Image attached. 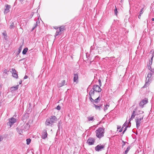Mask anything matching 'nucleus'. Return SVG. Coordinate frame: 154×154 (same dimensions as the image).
Segmentation results:
<instances>
[{
	"instance_id": "f257e3e1",
	"label": "nucleus",
	"mask_w": 154,
	"mask_h": 154,
	"mask_svg": "<svg viewBox=\"0 0 154 154\" xmlns=\"http://www.w3.org/2000/svg\"><path fill=\"white\" fill-rule=\"evenodd\" d=\"M57 118L54 116H51L47 119L45 122L46 126L52 127L53 124L57 121Z\"/></svg>"
},
{
	"instance_id": "f03ea898",
	"label": "nucleus",
	"mask_w": 154,
	"mask_h": 154,
	"mask_svg": "<svg viewBox=\"0 0 154 154\" xmlns=\"http://www.w3.org/2000/svg\"><path fill=\"white\" fill-rule=\"evenodd\" d=\"M104 130L101 128H99L96 131V136L98 138H100L104 136Z\"/></svg>"
},
{
	"instance_id": "7ed1b4c3",
	"label": "nucleus",
	"mask_w": 154,
	"mask_h": 154,
	"mask_svg": "<svg viewBox=\"0 0 154 154\" xmlns=\"http://www.w3.org/2000/svg\"><path fill=\"white\" fill-rule=\"evenodd\" d=\"M144 116H143L140 118L137 117L135 118L136 123V127L137 129H138L140 125V124L142 122V120H143Z\"/></svg>"
},
{
	"instance_id": "20e7f679",
	"label": "nucleus",
	"mask_w": 154,
	"mask_h": 154,
	"mask_svg": "<svg viewBox=\"0 0 154 154\" xmlns=\"http://www.w3.org/2000/svg\"><path fill=\"white\" fill-rule=\"evenodd\" d=\"M152 73L151 72L148 73L147 76L146 78V81L147 82H146V83L143 86V88L146 87L147 86H148L149 85V82H150L151 81V79H150L151 77H152Z\"/></svg>"
},
{
	"instance_id": "39448f33",
	"label": "nucleus",
	"mask_w": 154,
	"mask_h": 154,
	"mask_svg": "<svg viewBox=\"0 0 154 154\" xmlns=\"http://www.w3.org/2000/svg\"><path fill=\"white\" fill-rule=\"evenodd\" d=\"M138 108L137 107L136 108L134 109L133 110L132 113V114L131 117L129 119V124H131L130 121L131 120H132L135 117L136 115H138V113L137 112Z\"/></svg>"
},
{
	"instance_id": "423d86ee",
	"label": "nucleus",
	"mask_w": 154,
	"mask_h": 154,
	"mask_svg": "<svg viewBox=\"0 0 154 154\" xmlns=\"http://www.w3.org/2000/svg\"><path fill=\"white\" fill-rule=\"evenodd\" d=\"M9 122L7 123V125L9 126V128H11L12 125L16 122V120L15 118L13 117L8 119Z\"/></svg>"
},
{
	"instance_id": "0eeeda50",
	"label": "nucleus",
	"mask_w": 154,
	"mask_h": 154,
	"mask_svg": "<svg viewBox=\"0 0 154 154\" xmlns=\"http://www.w3.org/2000/svg\"><path fill=\"white\" fill-rule=\"evenodd\" d=\"M104 148V146L100 144L97 145L95 147V149L96 151H99L102 150Z\"/></svg>"
},
{
	"instance_id": "6e6552de",
	"label": "nucleus",
	"mask_w": 154,
	"mask_h": 154,
	"mask_svg": "<svg viewBox=\"0 0 154 154\" xmlns=\"http://www.w3.org/2000/svg\"><path fill=\"white\" fill-rule=\"evenodd\" d=\"M102 106L103 105L101 104H100L98 105H97L94 103L93 106L95 107L96 110L100 111L101 109Z\"/></svg>"
},
{
	"instance_id": "1a4fd4ad",
	"label": "nucleus",
	"mask_w": 154,
	"mask_h": 154,
	"mask_svg": "<svg viewBox=\"0 0 154 154\" xmlns=\"http://www.w3.org/2000/svg\"><path fill=\"white\" fill-rule=\"evenodd\" d=\"M148 102V100L145 98L143 100L139 103V105L141 107L143 108V106L147 103Z\"/></svg>"
},
{
	"instance_id": "9d476101",
	"label": "nucleus",
	"mask_w": 154,
	"mask_h": 154,
	"mask_svg": "<svg viewBox=\"0 0 154 154\" xmlns=\"http://www.w3.org/2000/svg\"><path fill=\"white\" fill-rule=\"evenodd\" d=\"M93 89L94 91L99 92H100L101 91V89L100 87L97 85L94 86Z\"/></svg>"
},
{
	"instance_id": "9b49d317",
	"label": "nucleus",
	"mask_w": 154,
	"mask_h": 154,
	"mask_svg": "<svg viewBox=\"0 0 154 154\" xmlns=\"http://www.w3.org/2000/svg\"><path fill=\"white\" fill-rule=\"evenodd\" d=\"M48 134L47 132V131L45 129H44L43 131L41 137L43 139H45L47 137Z\"/></svg>"
},
{
	"instance_id": "f8f14e48",
	"label": "nucleus",
	"mask_w": 154,
	"mask_h": 154,
	"mask_svg": "<svg viewBox=\"0 0 154 154\" xmlns=\"http://www.w3.org/2000/svg\"><path fill=\"white\" fill-rule=\"evenodd\" d=\"M94 142L95 140L93 138H89L87 140V142L89 145L94 144Z\"/></svg>"
},
{
	"instance_id": "ddd939ff",
	"label": "nucleus",
	"mask_w": 154,
	"mask_h": 154,
	"mask_svg": "<svg viewBox=\"0 0 154 154\" xmlns=\"http://www.w3.org/2000/svg\"><path fill=\"white\" fill-rule=\"evenodd\" d=\"M12 76L13 77L17 79L18 78V76L17 74V71L15 69H14L13 68L12 69Z\"/></svg>"
},
{
	"instance_id": "4468645a",
	"label": "nucleus",
	"mask_w": 154,
	"mask_h": 154,
	"mask_svg": "<svg viewBox=\"0 0 154 154\" xmlns=\"http://www.w3.org/2000/svg\"><path fill=\"white\" fill-rule=\"evenodd\" d=\"M131 124H129V123L128 124V125H127V121L125 122L124 123V124H123V125L122 128H123V127H124L126 126V127L125 129V130H124V131H123V132H122L123 134L125 133V131L126 130L127 128L128 127H130L131 126Z\"/></svg>"
},
{
	"instance_id": "2eb2a0df",
	"label": "nucleus",
	"mask_w": 154,
	"mask_h": 154,
	"mask_svg": "<svg viewBox=\"0 0 154 154\" xmlns=\"http://www.w3.org/2000/svg\"><path fill=\"white\" fill-rule=\"evenodd\" d=\"M78 75L76 74H75L73 76V82H76L77 83L78 82Z\"/></svg>"
},
{
	"instance_id": "dca6fc26",
	"label": "nucleus",
	"mask_w": 154,
	"mask_h": 154,
	"mask_svg": "<svg viewBox=\"0 0 154 154\" xmlns=\"http://www.w3.org/2000/svg\"><path fill=\"white\" fill-rule=\"evenodd\" d=\"M18 85L15 87H12L11 88L10 90L11 92H13L17 90L18 88Z\"/></svg>"
},
{
	"instance_id": "f3484780",
	"label": "nucleus",
	"mask_w": 154,
	"mask_h": 154,
	"mask_svg": "<svg viewBox=\"0 0 154 154\" xmlns=\"http://www.w3.org/2000/svg\"><path fill=\"white\" fill-rule=\"evenodd\" d=\"M54 28L57 30V31H56V32L55 35V37L61 34V32H60V30L59 29H58V28H56L55 27H54Z\"/></svg>"
},
{
	"instance_id": "a211bd4d",
	"label": "nucleus",
	"mask_w": 154,
	"mask_h": 154,
	"mask_svg": "<svg viewBox=\"0 0 154 154\" xmlns=\"http://www.w3.org/2000/svg\"><path fill=\"white\" fill-rule=\"evenodd\" d=\"M100 98L99 96L97 99H95V100H94V103L96 104L100 102Z\"/></svg>"
},
{
	"instance_id": "6ab92c4d",
	"label": "nucleus",
	"mask_w": 154,
	"mask_h": 154,
	"mask_svg": "<svg viewBox=\"0 0 154 154\" xmlns=\"http://www.w3.org/2000/svg\"><path fill=\"white\" fill-rule=\"evenodd\" d=\"M89 121H94V117L89 116L87 117Z\"/></svg>"
},
{
	"instance_id": "aec40b11",
	"label": "nucleus",
	"mask_w": 154,
	"mask_h": 154,
	"mask_svg": "<svg viewBox=\"0 0 154 154\" xmlns=\"http://www.w3.org/2000/svg\"><path fill=\"white\" fill-rule=\"evenodd\" d=\"M152 57L151 58V60H149V65H151L152 63V59L153 57L154 56V53H153L152 54Z\"/></svg>"
},
{
	"instance_id": "412c9836",
	"label": "nucleus",
	"mask_w": 154,
	"mask_h": 154,
	"mask_svg": "<svg viewBox=\"0 0 154 154\" xmlns=\"http://www.w3.org/2000/svg\"><path fill=\"white\" fill-rule=\"evenodd\" d=\"M94 91L91 90L89 92V96H93L94 95Z\"/></svg>"
},
{
	"instance_id": "4be33fe9",
	"label": "nucleus",
	"mask_w": 154,
	"mask_h": 154,
	"mask_svg": "<svg viewBox=\"0 0 154 154\" xmlns=\"http://www.w3.org/2000/svg\"><path fill=\"white\" fill-rule=\"evenodd\" d=\"M105 107L104 109V110L105 112L108 109V108L109 106V104L107 103L106 105H104Z\"/></svg>"
},
{
	"instance_id": "5701e85b",
	"label": "nucleus",
	"mask_w": 154,
	"mask_h": 154,
	"mask_svg": "<svg viewBox=\"0 0 154 154\" xmlns=\"http://www.w3.org/2000/svg\"><path fill=\"white\" fill-rule=\"evenodd\" d=\"M28 50V48H25L23 51L22 53L23 54H25Z\"/></svg>"
},
{
	"instance_id": "b1692460",
	"label": "nucleus",
	"mask_w": 154,
	"mask_h": 154,
	"mask_svg": "<svg viewBox=\"0 0 154 154\" xmlns=\"http://www.w3.org/2000/svg\"><path fill=\"white\" fill-rule=\"evenodd\" d=\"M38 20H37L36 22V23L35 24V26L32 28V30H33L37 26H38V24L39 23V19H38Z\"/></svg>"
},
{
	"instance_id": "393cba45",
	"label": "nucleus",
	"mask_w": 154,
	"mask_h": 154,
	"mask_svg": "<svg viewBox=\"0 0 154 154\" xmlns=\"http://www.w3.org/2000/svg\"><path fill=\"white\" fill-rule=\"evenodd\" d=\"M5 7L6 8L5 10H9L11 8V6L10 5L6 4L5 5Z\"/></svg>"
},
{
	"instance_id": "a878e982",
	"label": "nucleus",
	"mask_w": 154,
	"mask_h": 154,
	"mask_svg": "<svg viewBox=\"0 0 154 154\" xmlns=\"http://www.w3.org/2000/svg\"><path fill=\"white\" fill-rule=\"evenodd\" d=\"M130 146H128L127 148L126 149L124 153V154H127L130 149Z\"/></svg>"
},
{
	"instance_id": "bb28decb",
	"label": "nucleus",
	"mask_w": 154,
	"mask_h": 154,
	"mask_svg": "<svg viewBox=\"0 0 154 154\" xmlns=\"http://www.w3.org/2000/svg\"><path fill=\"white\" fill-rule=\"evenodd\" d=\"M64 26H61V27H60L59 28V29L60 30V32H63L64 30Z\"/></svg>"
},
{
	"instance_id": "cd10ccee",
	"label": "nucleus",
	"mask_w": 154,
	"mask_h": 154,
	"mask_svg": "<svg viewBox=\"0 0 154 154\" xmlns=\"http://www.w3.org/2000/svg\"><path fill=\"white\" fill-rule=\"evenodd\" d=\"M150 65H149V64L148 65V67L149 69L151 71L152 73L154 72V69H152L151 67L150 66Z\"/></svg>"
},
{
	"instance_id": "c85d7f7f",
	"label": "nucleus",
	"mask_w": 154,
	"mask_h": 154,
	"mask_svg": "<svg viewBox=\"0 0 154 154\" xmlns=\"http://www.w3.org/2000/svg\"><path fill=\"white\" fill-rule=\"evenodd\" d=\"M22 46L21 45L19 47V48H18V54H20V52L22 50Z\"/></svg>"
},
{
	"instance_id": "c756f323",
	"label": "nucleus",
	"mask_w": 154,
	"mask_h": 154,
	"mask_svg": "<svg viewBox=\"0 0 154 154\" xmlns=\"http://www.w3.org/2000/svg\"><path fill=\"white\" fill-rule=\"evenodd\" d=\"M9 27L11 29L14 28V23H12L11 24Z\"/></svg>"
},
{
	"instance_id": "7c9ffc66",
	"label": "nucleus",
	"mask_w": 154,
	"mask_h": 154,
	"mask_svg": "<svg viewBox=\"0 0 154 154\" xmlns=\"http://www.w3.org/2000/svg\"><path fill=\"white\" fill-rule=\"evenodd\" d=\"M26 144L27 145H29V144L31 142V139H27L26 140Z\"/></svg>"
},
{
	"instance_id": "2f4dec72",
	"label": "nucleus",
	"mask_w": 154,
	"mask_h": 154,
	"mask_svg": "<svg viewBox=\"0 0 154 154\" xmlns=\"http://www.w3.org/2000/svg\"><path fill=\"white\" fill-rule=\"evenodd\" d=\"M89 98L91 100V101L94 104V99H92V98L91 97V96H89Z\"/></svg>"
},
{
	"instance_id": "473e14b6",
	"label": "nucleus",
	"mask_w": 154,
	"mask_h": 154,
	"mask_svg": "<svg viewBox=\"0 0 154 154\" xmlns=\"http://www.w3.org/2000/svg\"><path fill=\"white\" fill-rule=\"evenodd\" d=\"M61 85H62V86L66 84V81L65 80H63L62 81Z\"/></svg>"
},
{
	"instance_id": "72a5a7b5",
	"label": "nucleus",
	"mask_w": 154,
	"mask_h": 154,
	"mask_svg": "<svg viewBox=\"0 0 154 154\" xmlns=\"http://www.w3.org/2000/svg\"><path fill=\"white\" fill-rule=\"evenodd\" d=\"M137 112L138 113V115L140 114H141L143 113L144 112L143 111H141L140 110H139L138 112L137 111Z\"/></svg>"
},
{
	"instance_id": "f704fd0d",
	"label": "nucleus",
	"mask_w": 154,
	"mask_h": 154,
	"mask_svg": "<svg viewBox=\"0 0 154 154\" xmlns=\"http://www.w3.org/2000/svg\"><path fill=\"white\" fill-rule=\"evenodd\" d=\"M122 142L123 143L122 145V147H123V146L125 145L126 143L123 140L122 141Z\"/></svg>"
},
{
	"instance_id": "c9c22d12",
	"label": "nucleus",
	"mask_w": 154,
	"mask_h": 154,
	"mask_svg": "<svg viewBox=\"0 0 154 154\" xmlns=\"http://www.w3.org/2000/svg\"><path fill=\"white\" fill-rule=\"evenodd\" d=\"M57 86L59 88L62 87V85H61V83H60L58 84Z\"/></svg>"
},
{
	"instance_id": "e433bc0d",
	"label": "nucleus",
	"mask_w": 154,
	"mask_h": 154,
	"mask_svg": "<svg viewBox=\"0 0 154 154\" xmlns=\"http://www.w3.org/2000/svg\"><path fill=\"white\" fill-rule=\"evenodd\" d=\"M2 34L4 36L7 37V34L6 32H3L2 33Z\"/></svg>"
},
{
	"instance_id": "4c0bfd02",
	"label": "nucleus",
	"mask_w": 154,
	"mask_h": 154,
	"mask_svg": "<svg viewBox=\"0 0 154 154\" xmlns=\"http://www.w3.org/2000/svg\"><path fill=\"white\" fill-rule=\"evenodd\" d=\"M61 109V107L59 106H57L56 107V109L58 110H60Z\"/></svg>"
},
{
	"instance_id": "58836bf2",
	"label": "nucleus",
	"mask_w": 154,
	"mask_h": 154,
	"mask_svg": "<svg viewBox=\"0 0 154 154\" xmlns=\"http://www.w3.org/2000/svg\"><path fill=\"white\" fill-rule=\"evenodd\" d=\"M33 14H34V13L33 12H32V13L31 14L30 16H29V18H31L33 16Z\"/></svg>"
},
{
	"instance_id": "ea45409f",
	"label": "nucleus",
	"mask_w": 154,
	"mask_h": 154,
	"mask_svg": "<svg viewBox=\"0 0 154 154\" xmlns=\"http://www.w3.org/2000/svg\"><path fill=\"white\" fill-rule=\"evenodd\" d=\"M17 132L20 134H21V130L20 129H18V128H17Z\"/></svg>"
},
{
	"instance_id": "a19ab883",
	"label": "nucleus",
	"mask_w": 154,
	"mask_h": 154,
	"mask_svg": "<svg viewBox=\"0 0 154 154\" xmlns=\"http://www.w3.org/2000/svg\"><path fill=\"white\" fill-rule=\"evenodd\" d=\"M98 82H99V85H100V86H101V80L100 79H99L98 80Z\"/></svg>"
},
{
	"instance_id": "79ce46f5",
	"label": "nucleus",
	"mask_w": 154,
	"mask_h": 154,
	"mask_svg": "<svg viewBox=\"0 0 154 154\" xmlns=\"http://www.w3.org/2000/svg\"><path fill=\"white\" fill-rule=\"evenodd\" d=\"M8 71L6 69H5L4 70V73H5L6 74H7V72Z\"/></svg>"
},
{
	"instance_id": "37998d69",
	"label": "nucleus",
	"mask_w": 154,
	"mask_h": 154,
	"mask_svg": "<svg viewBox=\"0 0 154 154\" xmlns=\"http://www.w3.org/2000/svg\"><path fill=\"white\" fill-rule=\"evenodd\" d=\"M118 13V12L117 10H115V14L116 16L117 15V14Z\"/></svg>"
},
{
	"instance_id": "c03bdc74",
	"label": "nucleus",
	"mask_w": 154,
	"mask_h": 154,
	"mask_svg": "<svg viewBox=\"0 0 154 154\" xmlns=\"http://www.w3.org/2000/svg\"><path fill=\"white\" fill-rule=\"evenodd\" d=\"M143 12V10H141V11L140 12V15H141L142 14Z\"/></svg>"
},
{
	"instance_id": "a18cd8bd",
	"label": "nucleus",
	"mask_w": 154,
	"mask_h": 154,
	"mask_svg": "<svg viewBox=\"0 0 154 154\" xmlns=\"http://www.w3.org/2000/svg\"><path fill=\"white\" fill-rule=\"evenodd\" d=\"M3 139V137L2 136H0V142L2 141Z\"/></svg>"
},
{
	"instance_id": "49530a36",
	"label": "nucleus",
	"mask_w": 154,
	"mask_h": 154,
	"mask_svg": "<svg viewBox=\"0 0 154 154\" xmlns=\"http://www.w3.org/2000/svg\"><path fill=\"white\" fill-rule=\"evenodd\" d=\"M8 12V10H5L4 13L5 14L6 13H7Z\"/></svg>"
},
{
	"instance_id": "de8ad7c7",
	"label": "nucleus",
	"mask_w": 154,
	"mask_h": 154,
	"mask_svg": "<svg viewBox=\"0 0 154 154\" xmlns=\"http://www.w3.org/2000/svg\"><path fill=\"white\" fill-rule=\"evenodd\" d=\"M123 128H121L120 129V130H119V132H122V130H123Z\"/></svg>"
},
{
	"instance_id": "09e8293b",
	"label": "nucleus",
	"mask_w": 154,
	"mask_h": 154,
	"mask_svg": "<svg viewBox=\"0 0 154 154\" xmlns=\"http://www.w3.org/2000/svg\"><path fill=\"white\" fill-rule=\"evenodd\" d=\"M27 78H28V76H27V75H25V76H24V79H27Z\"/></svg>"
},
{
	"instance_id": "8fccbe9b",
	"label": "nucleus",
	"mask_w": 154,
	"mask_h": 154,
	"mask_svg": "<svg viewBox=\"0 0 154 154\" xmlns=\"http://www.w3.org/2000/svg\"><path fill=\"white\" fill-rule=\"evenodd\" d=\"M150 53H152H152H154V51H153L152 50H151V51H150Z\"/></svg>"
},
{
	"instance_id": "3c124183",
	"label": "nucleus",
	"mask_w": 154,
	"mask_h": 154,
	"mask_svg": "<svg viewBox=\"0 0 154 154\" xmlns=\"http://www.w3.org/2000/svg\"><path fill=\"white\" fill-rule=\"evenodd\" d=\"M121 128V126H118L117 127V129H120Z\"/></svg>"
},
{
	"instance_id": "603ef678",
	"label": "nucleus",
	"mask_w": 154,
	"mask_h": 154,
	"mask_svg": "<svg viewBox=\"0 0 154 154\" xmlns=\"http://www.w3.org/2000/svg\"><path fill=\"white\" fill-rule=\"evenodd\" d=\"M60 124V122H59L58 125V127L59 128V125Z\"/></svg>"
},
{
	"instance_id": "864d4df0",
	"label": "nucleus",
	"mask_w": 154,
	"mask_h": 154,
	"mask_svg": "<svg viewBox=\"0 0 154 154\" xmlns=\"http://www.w3.org/2000/svg\"><path fill=\"white\" fill-rule=\"evenodd\" d=\"M140 17H141V15H139V16H138V18L139 19H140Z\"/></svg>"
},
{
	"instance_id": "5fc2aeb1",
	"label": "nucleus",
	"mask_w": 154,
	"mask_h": 154,
	"mask_svg": "<svg viewBox=\"0 0 154 154\" xmlns=\"http://www.w3.org/2000/svg\"><path fill=\"white\" fill-rule=\"evenodd\" d=\"M20 1L22 3V2L23 1V0H20Z\"/></svg>"
},
{
	"instance_id": "6e6d98bb",
	"label": "nucleus",
	"mask_w": 154,
	"mask_h": 154,
	"mask_svg": "<svg viewBox=\"0 0 154 154\" xmlns=\"http://www.w3.org/2000/svg\"><path fill=\"white\" fill-rule=\"evenodd\" d=\"M152 20L153 21H154V18H152Z\"/></svg>"
},
{
	"instance_id": "4d7b16f0",
	"label": "nucleus",
	"mask_w": 154,
	"mask_h": 154,
	"mask_svg": "<svg viewBox=\"0 0 154 154\" xmlns=\"http://www.w3.org/2000/svg\"><path fill=\"white\" fill-rule=\"evenodd\" d=\"M21 83H22V81H20V82H19V84H21Z\"/></svg>"
},
{
	"instance_id": "13d9d810",
	"label": "nucleus",
	"mask_w": 154,
	"mask_h": 154,
	"mask_svg": "<svg viewBox=\"0 0 154 154\" xmlns=\"http://www.w3.org/2000/svg\"><path fill=\"white\" fill-rule=\"evenodd\" d=\"M115 10H117V8H115Z\"/></svg>"
},
{
	"instance_id": "bf43d9fd",
	"label": "nucleus",
	"mask_w": 154,
	"mask_h": 154,
	"mask_svg": "<svg viewBox=\"0 0 154 154\" xmlns=\"http://www.w3.org/2000/svg\"><path fill=\"white\" fill-rule=\"evenodd\" d=\"M143 8L141 9V10H143Z\"/></svg>"
},
{
	"instance_id": "052dcab7",
	"label": "nucleus",
	"mask_w": 154,
	"mask_h": 154,
	"mask_svg": "<svg viewBox=\"0 0 154 154\" xmlns=\"http://www.w3.org/2000/svg\"><path fill=\"white\" fill-rule=\"evenodd\" d=\"M123 1V0H121V1Z\"/></svg>"
}]
</instances>
